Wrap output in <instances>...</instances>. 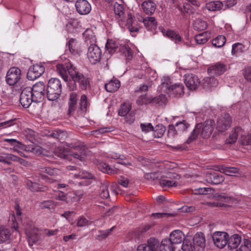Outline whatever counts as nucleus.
I'll return each instance as SVG.
<instances>
[{
  "label": "nucleus",
  "mask_w": 251,
  "mask_h": 251,
  "mask_svg": "<svg viewBox=\"0 0 251 251\" xmlns=\"http://www.w3.org/2000/svg\"><path fill=\"white\" fill-rule=\"evenodd\" d=\"M56 71L65 81H68L69 74L75 82H77L79 84L82 89H86L89 85V82L88 79L80 73L70 62L57 64Z\"/></svg>",
  "instance_id": "f257e3e1"
},
{
  "label": "nucleus",
  "mask_w": 251,
  "mask_h": 251,
  "mask_svg": "<svg viewBox=\"0 0 251 251\" xmlns=\"http://www.w3.org/2000/svg\"><path fill=\"white\" fill-rule=\"evenodd\" d=\"M214 124V121L213 120L198 124L187 140V143L189 144L195 140L199 134L203 138L209 137L213 132Z\"/></svg>",
  "instance_id": "f03ea898"
},
{
  "label": "nucleus",
  "mask_w": 251,
  "mask_h": 251,
  "mask_svg": "<svg viewBox=\"0 0 251 251\" xmlns=\"http://www.w3.org/2000/svg\"><path fill=\"white\" fill-rule=\"evenodd\" d=\"M62 92V84L57 78H51L49 81L47 89V97L51 101L58 99Z\"/></svg>",
  "instance_id": "7ed1b4c3"
},
{
  "label": "nucleus",
  "mask_w": 251,
  "mask_h": 251,
  "mask_svg": "<svg viewBox=\"0 0 251 251\" xmlns=\"http://www.w3.org/2000/svg\"><path fill=\"white\" fill-rule=\"evenodd\" d=\"M162 88L168 90L169 92L176 97H180L184 93V86L181 83L173 84L168 76H163L161 79Z\"/></svg>",
  "instance_id": "20e7f679"
},
{
  "label": "nucleus",
  "mask_w": 251,
  "mask_h": 251,
  "mask_svg": "<svg viewBox=\"0 0 251 251\" xmlns=\"http://www.w3.org/2000/svg\"><path fill=\"white\" fill-rule=\"evenodd\" d=\"M31 88V94L33 97V102L42 101L44 98L45 94V85L43 82L39 81L36 83Z\"/></svg>",
  "instance_id": "39448f33"
},
{
  "label": "nucleus",
  "mask_w": 251,
  "mask_h": 251,
  "mask_svg": "<svg viewBox=\"0 0 251 251\" xmlns=\"http://www.w3.org/2000/svg\"><path fill=\"white\" fill-rule=\"evenodd\" d=\"M15 150L17 151L18 154L21 156L26 157L24 152H32L36 155H39L42 154L43 150L39 146L34 145H29L25 146L21 143L20 146H16Z\"/></svg>",
  "instance_id": "423d86ee"
},
{
  "label": "nucleus",
  "mask_w": 251,
  "mask_h": 251,
  "mask_svg": "<svg viewBox=\"0 0 251 251\" xmlns=\"http://www.w3.org/2000/svg\"><path fill=\"white\" fill-rule=\"evenodd\" d=\"M101 57V51L100 48L95 44L90 45L88 49L87 58L92 64L99 62Z\"/></svg>",
  "instance_id": "0eeeda50"
},
{
  "label": "nucleus",
  "mask_w": 251,
  "mask_h": 251,
  "mask_svg": "<svg viewBox=\"0 0 251 251\" xmlns=\"http://www.w3.org/2000/svg\"><path fill=\"white\" fill-rule=\"evenodd\" d=\"M228 236L226 232L216 231L213 233L212 237L214 245L219 249H223L228 243Z\"/></svg>",
  "instance_id": "6e6552de"
},
{
  "label": "nucleus",
  "mask_w": 251,
  "mask_h": 251,
  "mask_svg": "<svg viewBox=\"0 0 251 251\" xmlns=\"http://www.w3.org/2000/svg\"><path fill=\"white\" fill-rule=\"evenodd\" d=\"M21 71L17 67L11 68L8 71L6 81L9 85H13L17 83L21 78Z\"/></svg>",
  "instance_id": "1a4fd4ad"
},
{
  "label": "nucleus",
  "mask_w": 251,
  "mask_h": 251,
  "mask_svg": "<svg viewBox=\"0 0 251 251\" xmlns=\"http://www.w3.org/2000/svg\"><path fill=\"white\" fill-rule=\"evenodd\" d=\"M45 72V67L42 64H35L31 66L27 74L28 80H34L39 77Z\"/></svg>",
  "instance_id": "9d476101"
},
{
  "label": "nucleus",
  "mask_w": 251,
  "mask_h": 251,
  "mask_svg": "<svg viewBox=\"0 0 251 251\" xmlns=\"http://www.w3.org/2000/svg\"><path fill=\"white\" fill-rule=\"evenodd\" d=\"M31 91V87H28L25 88L21 92L20 101L25 108H28L33 101V97Z\"/></svg>",
  "instance_id": "9b49d317"
},
{
  "label": "nucleus",
  "mask_w": 251,
  "mask_h": 251,
  "mask_svg": "<svg viewBox=\"0 0 251 251\" xmlns=\"http://www.w3.org/2000/svg\"><path fill=\"white\" fill-rule=\"evenodd\" d=\"M231 118L229 115L225 113L222 115L217 120V128L219 131L223 132L227 130L231 124Z\"/></svg>",
  "instance_id": "f8f14e48"
},
{
  "label": "nucleus",
  "mask_w": 251,
  "mask_h": 251,
  "mask_svg": "<svg viewBox=\"0 0 251 251\" xmlns=\"http://www.w3.org/2000/svg\"><path fill=\"white\" fill-rule=\"evenodd\" d=\"M184 77L185 83L190 90H196L200 86L201 81L196 75L193 74H188L185 75Z\"/></svg>",
  "instance_id": "ddd939ff"
},
{
  "label": "nucleus",
  "mask_w": 251,
  "mask_h": 251,
  "mask_svg": "<svg viewBox=\"0 0 251 251\" xmlns=\"http://www.w3.org/2000/svg\"><path fill=\"white\" fill-rule=\"evenodd\" d=\"M193 244L196 251H203L205 247V238L202 232L196 233L193 238Z\"/></svg>",
  "instance_id": "4468645a"
},
{
  "label": "nucleus",
  "mask_w": 251,
  "mask_h": 251,
  "mask_svg": "<svg viewBox=\"0 0 251 251\" xmlns=\"http://www.w3.org/2000/svg\"><path fill=\"white\" fill-rule=\"evenodd\" d=\"M205 180L207 183L213 185H217L224 181L225 177L216 172H207L204 175Z\"/></svg>",
  "instance_id": "2eb2a0df"
},
{
  "label": "nucleus",
  "mask_w": 251,
  "mask_h": 251,
  "mask_svg": "<svg viewBox=\"0 0 251 251\" xmlns=\"http://www.w3.org/2000/svg\"><path fill=\"white\" fill-rule=\"evenodd\" d=\"M75 6L77 12L80 15H87L91 10V6L86 0H77Z\"/></svg>",
  "instance_id": "dca6fc26"
},
{
  "label": "nucleus",
  "mask_w": 251,
  "mask_h": 251,
  "mask_svg": "<svg viewBox=\"0 0 251 251\" xmlns=\"http://www.w3.org/2000/svg\"><path fill=\"white\" fill-rule=\"evenodd\" d=\"M25 232L27 236L29 246L31 247L38 241L40 235L38 232V229L37 228L33 227L31 229L26 228Z\"/></svg>",
  "instance_id": "f3484780"
},
{
  "label": "nucleus",
  "mask_w": 251,
  "mask_h": 251,
  "mask_svg": "<svg viewBox=\"0 0 251 251\" xmlns=\"http://www.w3.org/2000/svg\"><path fill=\"white\" fill-rule=\"evenodd\" d=\"M226 70V66L224 64L218 62L210 66L208 69V72L210 75L218 76L224 74Z\"/></svg>",
  "instance_id": "a211bd4d"
},
{
  "label": "nucleus",
  "mask_w": 251,
  "mask_h": 251,
  "mask_svg": "<svg viewBox=\"0 0 251 251\" xmlns=\"http://www.w3.org/2000/svg\"><path fill=\"white\" fill-rule=\"evenodd\" d=\"M138 21L142 22L145 27L148 30H152L155 29L157 25V22L154 17H148L146 18H143L142 17L138 18Z\"/></svg>",
  "instance_id": "6ab92c4d"
},
{
  "label": "nucleus",
  "mask_w": 251,
  "mask_h": 251,
  "mask_svg": "<svg viewBox=\"0 0 251 251\" xmlns=\"http://www.w3.org/2000/svg\"><path fill=\"white\" fill-rule=\"evenodd\" d=\"M94 164L97 166L98 168L101 172L109 174H115L117 171L111 168L106 163L102 162L99 159H95L94 161Z\"/></svg>",
  "instance_id": "aec40b11"
},
{
  "label": "nucleus",
  "mask_w": 251,
  "mask_h": 251,
  "mask_svg": "<svg viewBox=\"0 0 251 251\" xmlns=\"http://www.w3.org/2000/svg\"><path fill=\"white\" fill-rule=\"evenodd\" d=\"M183 3V9L184 11L188 14L193 13V9L191 5L196 7H199L201 5V2L198 0H182Z\"/></svg>",
  "instance_id": "412c9836"
},
{
  "label": "nucleus",
  "mask_w": 251,
  "mask_h": 251,
  "mask_svg": "<svg viewBox=\"0 0 251 251\" xmlns=\"http://www.w3.org/2000/svg\"><path fill=\"white\" fill-rule=\"evenodd\" d=\"M227 247L229 250H232L237 249L241 242V237L238 234H234L228 237Z\"/></svg>",
  "instance_id": "4be33fe9"
},
{
  "label": "nucleus",
  "mask_w": 251,
  "mask_h": 251,
  "mask_svg": "<svg viewBox=\"0 0 251 251\" xmlns=\"http://www.w3.org/2000/svg\"><path fill=\"white\" fill-rule=\"evenodd\" d=\"M143 11L147 15H151L155 11L156 4L151 0H146L141 4Z\"/></svg>",
  "instance_id": "5701e85b"
},
{
  "label": "nucleus",
  "mask_w": 251,
  "mask_h": 251,
  "mask_svg": "<svg viewBox=\"0 0 251 251\" xmlns=\"http://www.w3.org/2000/svg\"><path fill=\"white\" fill-rule=\"evenodd\" d=\"M184 234L179 230H175L170 234L169 239L174 245L180 244L184 240Z\"/></svg>",
  "instance_id": "b1692460"
},
{
  "label": "nucleus",
  "mask_w": 251,
  "mask_h": 251,
  "mask_svg": "<svg viewBox=\"0 0 251 251\" xmlns=\"http://www.w3.org/2000/svg\"><path fill=\"white\" fill-rule=\"evenodd\" d=\"M12 161L18 162L21 164L26 167L30 165L29 163L23 158H0V162L3 165V167L6 165H10Z\"/></svg>",
  "instance_id": "393cba45"
},
{
  "label": "nucleus",
  "mask_w": 251,
  "mask_h": 251,
  "mask_svg": "<svg viewBox=\"0 0 251 251\" xmlns=\"http://www.w3.org/2000/svg\"><path fill=\"white\" fill-rule=\"evenodd\" d=\"M25 184L27 188L32 192H44L47 190V187L28 179L25 181Z\"/></svg>",
  "instance_id": "a878e982"
},
{
  "label": "nucleus",
  "mask_w": 251,
  "mask_h": 251,
  "mask_svg": "<svg viewBox=\"0 0 251 251\" xmlns=\"http://www.w3.org/2000/svg\"><path fill=\"white\" fill-rule=\"evenodd\" d=\"M78 100L77 95L76 93L72 92L70 94L69 100V113L71 114L74 112L76 106V104Z\"/></svg>",
  "instance_id": "bb28decb"
},
{
  "label": "nucleus",
  "mask_w": 251,
  "mask_h": 251,
  "mask_svg": "<svg viewBox=\"0 0 251 251\" xmlns=\"http://www.w3.org/2000/svg\"><path fill=\"white\" fill-rule=\"evenodd\" d=\"M121 84L119 80L116 79H112L105 84V90L109 92L116 91L120 87Z\"/></svg>",
  "instance_id": "cd10ccee"
},
{
  "label": "nucleus",
  "mask_w": 251,
  "mask_h": 251,
  "mask_svg": "<svg viewBox=\"0 0 251 251\" xmlns=\"http://www.w3.org/2000/svg\"><path fill=\"white\" fill-rule=\"evenodd\" d=\"M242 129L240 127H236L231 131L229 137L226 139V143L227 144H232L235 143L237 139L238 135L242 134Z\"/></svg>",
  "instance_id": "c85d7f7f"
},
{
  "label": "nucleus",
  "mask_w": 251,
  "mask_h": 251,
  "mask_svg": "<svg viewBox=\"0 0 251 251\" xmlns=\"http://www.w3.org/2000/svg\"><path fill=\"white\" fill-rule=\"evenodd\" d=\"M218 170L227 176H232L233 174L239 173L240 169L237 167L220 166Z\"/></svg>",
  "instance_id": "c756f323"
},
{
  "label": "nucleus",
  "mask_w": 251,
  "mask_h": 251,
  "mask_svg": "<svg viewBox=\"0 0 251 251\" xmlns=\"http://www.w3.org/2000/svg\"><path fill=\"white\" fill-rule=\"evenodd\" d=\"M67 46L72 54L75 55L78 53L80 49L79 44L75 39H70Z\"/></svg>",
  "instance_id": "7c9ffc66"
},
{
  "label": "nucleus",
  "mask_w": 251,
  "mask_h": 251,
  "mask_svg": "<svg viewBox=\"0 0 251 251\" xmlns=\"http://www.w3.org/2000/svg\"><path fill=\"white\" fill-rule=\"evenodd\" d=\"M161 251H175L174 244L169 239L165 238L162 240L160 245Z\"/></svg>",
  "instance_id": "2f4dec72"
},
{
  "label": "nucleus",
  "mask_w": 251,
  "mask_h": 251,
  "mask_svg": "<svg viewBox=\"0 0 251 251\" xmlns=\"http://www.w3.org/2000/svg\"><path fill=\"white\" fill-rule=\"evenodd\" d=\"M118 48V46L116 45L115 42L112 40L108 39L105 45V54H109L111 55L113 54Z\"/></svg>",
  "instance_id": "473e14b6"
},
{
  "label": "nucleus",
  "mask_w": 251,
  "mask_h": 251,
  "mask_svg": "<svg viewBox=\"0 0 251 251\" xmlns=\"http://www.w3.org/2000/svg\"><path fill=\"white\" fill-rule=\"evenodd\" d=\"M10 231L3 226H0V244L6 242L10 238Z\"/></svg>",
  "instance_id": "72a5a7b5"
},
{
  "label": "nucleus",
  "mask_w": 251,
  "mask_h": 251,
  "mask_svg": "<svg viewBox=\"0 0 251 251\" xmlns=\"http://www.w3.org/2000/svg\"><path fill=\"white\" fill-rule=\"evenodd\" d=\"M218 80L213 77H207L204 80L203 86L204 88H212L218 86Z\"/></svg>",
  "instance_id": "f704fd0d"
},
{
  "label": "nucleus",
  "mask_w": 251,
  "mask_h": 251,
  "mask_svg": "<svg viewBox=\"0 0 251 251\" xmlns=\"http://www.w3.org/2000/svg\"><path fill=\"white\" fill-rule=\"evenodd\" d=\"M166 130L165 127L162 124L156 125L151 131L153 132V135L155 138L161 137Z\"/></svg>",
  "instance_id": "c9c22d12"
},
{
  "label": "nucleus",
  "mask_w": 251,
  "mask_h": 251,
  "mask_svg": "<svg viewBox=\"0 0 251 251\" xmlns=\"http://www.w3.org/2000/svg\"><path fill=\"white\" fill-rule=\"evenodd\" d=\"M153 98L149 97L147 94L140 96L137 100V103L138 105H142L143 104H148L152 103Z\"/></svg>",
  "instance_id": "e433bc0d"
},
{
  "label": "nucleus",
  "mask_w": 251,
  "mask_h": 251,
  "mask_svg": "<svg viewBox=\"0 0 251 251\" xmlns=\"http://www.w3.org/2000/svg\"><path fill=\"white\" fill-rule=\"evenodd\" d=\"M146 245L152 251H158L160 243L157 239L151 237L148 240L147 244Z\"/></svg>",
  "instance_id": "4c0bfd02"
},
{
  "label": "nucleus",
  "mask_w": 251,
  "mask_h": 251,
  "mask_svg": "<svg viewBox=\"0 0 251 251\" xmlns=\"http://www.w3.org/2000/svg\"><path fill=\"white\" fill-rule=\"evenodd\" d=\"M194 29L197 30H203L207 27V23L201 19H196L193 23Z\"/></svg>",
  "instance_id": "58836bf2"
},
{
  "label": "nucleus",
  "mask_w": 251,
  "mask_h": 251,
  "mask_svg": "<svg viewBox=\"0 0 251 251\" xmlns=\"http://www.w3.org/2000/svg\"><path fill=\"white\" fill-rule=\"evenodd\" d=\"M165 35L170 38L176 43H179L181 41V36L174 31L169 30L166 32Z\"/></svg>",
  "instance_id": "ea45409f"
},
{
  "label": "nucleus",
  "mask_w": 251,
  "mask_h": 251,
  "mask_svg": "<svg viewBox=\"0 0 251 251\" xmlns=\"http://www.w3.org/2000/svg\"><path fill=\"white\" fill-rule=\"evenodd\" d=\"M226 39L224 36L219 35L212 40V45L216 48H221L226 43Z\"/></svg>",
  "instance_id": "a19ab883"
},
{
  "label": "nucleus",
  "mask_w": 251,
  "mask_h": 251,
  "mask_svg": "<svg viewBox=\"0 0 251 251\" xmlns=\"http://www.w3.org/2000/svg\"><path fill=\"white\" fill-rule=\"evenodd\" d=\"M86 41H90V43L94 44L96 42L95 35L92 30L87 29L83 33Z\"/></svg>",
  "instance_id": "79ce46f5"
},
{
  "label": "nucleus",
  "mask_w": 251,
  "mask_h": 251,
  "mask_svg": "<svg viewBox=\"0 0 251 251\" xmlns=\"http://www.w3.org/2000/svg\"><path fill=\"white\" fill-rule=\"evenodd\" d=\"M189 124H188L186 121H183L182 122L177 123L175 125V127L176 128L178 133L183 132L187 130V128L189 127Z\"/></svg>",
  "instance_id": "37998d69"
},
{
  "label": "nucleus",
  "mask_w": 251,
  "mask_h": 251,
  "mask_svg": "<svg viewBox=\"0 0 251 251\" xmlns=\"http://www.w3.org/2000/svg\"><path fill=\"white\" fill-rule=\"evenodd\" d=\"M245 50V47L244 45L240 43L234 44L232 46L231 52L232 54L242 53Z\"/></svg>",
  "instance_id": "c03bdc74"
},
{
  "label": "nucleus",
  "mask_w": 251,
  "mask_h": 251,
  "mask_svg": "<svg viewBox=\"0 0 251 251\" xmlns=\"http://www.w3.org/2000/svg\"><path fill=\"white\" fill-rule=\"evenodd\" d=\"M183 241L181 249L183 251H193L195 250L192 241L188 239H184Z\"/></svg>",
  "instance_id": "a18cd8bd"
},
{
  "label": "nucleus",
  "mask_w": 251,
  "mask_h": 251,
  "mask_svg": "<svg viewBox=\"0 0 251 251\" xmlns=\"http://www.w3.org/2000/svg\"><path fill=\"white\" fill-rule=\"evenodd\" d=\"M113 228V227H112L105 230H99L98 231V234L96 235V239L99 241H101L106 238L111 233Z\"/></svg>",
  "instance_id": "49530a36"
},
{
  "label": "nucleus",
  "mask_w": 251,
  "mask_h": 251,
  "mask_svg": "<svg viewBox=\"0 0 251 251\" xmlns=\"http://www.w3.org/2000/svg\"><path fill=\"white\" fill-rule=\"evenodd\" d=\"M108 184L107 183L102 184L100 186V195L102 199H107L109 197V191L108 189Z\"/></svg>",
  "instance_id": "de8ad7c7"
},
{
  "label": "nucleus",
  "mask_w": 251,
  "mask_h": 251,
  "mask_svg": "<svg viewBox=\"0 0 251 251\" xmlns=\"http://www.w3.org/2000/svg\"><path fill=\"white\" fill-rule=\"evenodd\" d=\"M167 100L166 96L161 94L157 97L153 98L152 104H157L159 105H162L165 104Z\"/></svg>",
  "instance_id": "09e8293b"
},
{
  "label": "nucleus",
  "mask_w": 251,
  "mask_h": 251,
  "mask_svg": "<svg viewBox=\"0 0 251 251\" xmlns=\"http://www.w3.org/2000/svg\"><path fill=\"white\" fill-rule=\"evenodd\" d=\"M56 206V203L52 201L48 200L41 202L40 204V207L42 209L47 208L51 209Z\"/></svg>",
  "instance_id": "8fccbe9b"
},
{
  "label": "nucleus",
  "mask_w": 251,
  "mask_h": 251,
  "mask_svg": "<svg viewBox=\"0 0 251 251\" xmlns=\"http://www.w3.org/2000/svg\"><path fill=\"white\" fill-rule=\"evenodd\" d=\"M131 109V105L129 104H122L119 110V115L121 116H126Z\"/></svg>",
  "instance_id": "3c124183"
},
{
  "label": "nucleus",
  "mask_w": 251,
  "mask_h": 251,
  "mask_svg": "<svg viewBox=\"0 0 251 251\" xmlns=\"http://www.w3.org/2000/svg\"><path fill=\"white\" fill-rule=\"evenodd\" d=\"M251 242L249 239H244L243 244L236 251H251Z\"/></svg>",
  "instance_id": "603ef678"
},
{
  "label": "nucleus",
  "mask_w": 251,
  "mask_h": 251,
  "mask_svg": "<svg viewBox=\"0 0 251 251\" xmlns=\"http://www.w3.org/2000/svg\"><path fill=\"white\" fill-rule=\"evenodd\" d=\"M80 105L81 110L83 111H86L87 107L90 105V103L85 95L81 96L80 100Z\"/></svg>",
  "instance_id": "864d4df0"
},
{
  "label": "nucleus",
  "mask_w": 251,
  "mask_h": 251,
  "mask_svg": "<svg viewBox=\"0 0 251 251\" xmlns=\"http://www.w3.org/2000/svg\"><path fill=\"white\" fill-rule=\"evenodd\" d=\"M196 42L199 44H203L208 41V37L206 33L197 35L195 37Z\"/></svg>",
  "instance_id": "5fc2aeb1"
},
{
  "label": "nucleus",
  "mask_w": 251,
  "mask_h": 251,
  "mask_svg": "<svg viewBox=\"0 0 251 251\" xmlns=\"http://www.w3.org/2000/svg\"><path fill=\"white\" fill-rule=\"evenodd\" d=\"M160 184L163 187H176L177 185V182L176 180H173L162 179L160 181Z\"/></svg>",
  "instance_id": "6e6d98bb"
},
{
  "label": "nucleus",
  "mask_w": 251,
  "mask_h": 251,
  "mask_svg": "<svg viewBox=\"0 0 251 251\" xmlns=\"http://www.w3.org/2000/svg\"><path fill=\"white\" fill-rule=\"evenodd\" d=\"M239 142L242 146H248L251 144V136L250 135H241Z\"/></svg>",
  "instance_id": "4d7b16f0"
},
{
  "label": "nucleus",
  "mask_w": 251,
  "mask_h": 251,
  "mask_svg": "<svg viewBox=\"0 0 251 251\" xmlns=\"http://www.w3.org/2000/svg\"><path fill=\"white\" fill-rule=\"evenodd\" d=\"M212 189L209 187L199 188L194 190V193L196 195H205L210 193Z\"/></svg>",
  "instance_id": "13d9d810"
},
{
  "label": "nucleus",
  "mask_w": 251,
  "mask_h": 251,
  "mask_svg": "<svg viewBox=\"0 0 251 251\" xmlns=\"http://www.w3.org/2000/svg\"><path fill=\"white\" fill-rule=\"evenodd\" d=\"M114 10L115 13L120 16H121L124 14V7L123 5L117 2L114 5Z\"/></svg>",
  "instance_id": "bf43d9fd"
},
{
  "label": "nucleus",
  "mask_w": 251,
  "mask_h": 251,
  "mask_svg": "<svg viewBox=\"0 0 251 251\" xmlns=\"http://www.w3.org/2000/svg\"><path fill=\"white\" fill-rule=\"evenodd\" d=\"M80 178L83 179H93L95 176L91 173L85 171H80L78 174Z\"/></svg>",
  "instance_id": "052dcab7"
},
{
  "label": "nucleus",
  "mask_w": 251,
  "mask_h": 251,
  "mask_svg": "<svg viewBox=\"0 0 251 251\" xmlns=\"http://www.w3.org/2000/svg\"><path fill=\"white\" fill-rule=\"evenodd\" d=\"M4 141L8 143L11 145L14 146V151L17 152V151L15 150L16 146H20L21 142L15 139H4Z\"/></svg>",
  "instance_id": "680f3d73"
},
{
  "label": "nucleus",
  "mask_w": 251,
  "mask_h": 251,
  "mask_svg": "<svg viewBox=\"0 0 251 251\" xmlns=\"http://www.w3.org/2000/svg\"><path fill=\"white\" fill-rule=\"evenodd\" d=\"M178 133L176 128L173 125L169 126L168 136L169 138H173L175 135Z\"/></svg>",
  "instance_id": "e2e57ef3"
},
{
  "label": "nucleus",
  "mask_w": 251,
  "mask_h": 251,
  "mask_svg": "<svg viewBox=\"0 0 251 251\" xmlns=\"http://www.w3.org/2000/svg\"><path fill=\"white\" fill-rule=\"evenodd\" d=\"M174 215L171 213H152L151 216L153 217L155 219H159L163 218H167L170 216H173Z\"/></svg>",
  "instance_id": "0e129e2a"
},
{
  "label": "nucleus",
  "mask_w": 251,
  "mask_h": 251,
  "mask_svg": "<svg viewBox=\"0 0 251 251\" xmlns=\"http://www.w3.org/2000/svg\"><path fill=\"white\" fill-rule=\"evenodd\" d=\"M140 126L142 130L145 133L149 132L153 129V126L150 123L141 124Z\"/></svg>",
  "instance_id": "69168bd1"
},
{
  "label": "nucleus",
  "mask_w": 251,
  "mask_h": 251,
  "mask_svg": "<svg viewBox=\"0 0 251 251\" xmlns=\"http://www.w3.org/2000/svg\"><path fill=\"white\" fill-rule=\"evenodd\" d=\"M243 74L246 79L251 81V67L246 68Z\"/></svg>",
  "instance_id": "338daca9"
},
{
  "label": "nucleus",
  "mask_w": 251,
  "mask_h": 251,
  "mask_svg": "<svg viewBox=\"0 0 251 251\" xmlns=\"http://www.w3.org/2000/svg\"><path fill=\"white\" fill-rule=\"evenodd\" d=\"M55 155L58 157H66L67 154L64 153V150L61 147H58L54 151Z\"/></svg>",
  "instance_id": "774afa93"
}]
</instances>
